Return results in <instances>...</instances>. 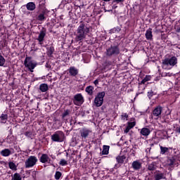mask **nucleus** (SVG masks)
Returning a JSON list of instances; mask_svg holds the SVG:
<instances>
[{"label": "nucleus", "mask_w": 180, "mask_h": 180, "mask_svg": "<svg viewBox=\"0 0 180 180\" xmlns=\"http://www.w3.org/2000/svg\"><path fill=\"white\" fill-rule=\"evenodd\" d=\"M121 116L122 120H127V117H129V115L127 113H122Z\"/></svg>", "instance_id": "obj_37"}, {"label": "nucleus", "mask_w": 180, "mask_h": 180, "mask_svg": "<svg viewBox=\"0 0 180 180\" xmlns=\"http://www.w3.org/2000/svg\"><path fill=\"white\" fill-rule=\"evenodd\" d=\"M116 160L118 164H123L124 162V160H126V156L124 155L118 156L116 158Z\"/></svg>", "instance_id": "obj_26"}, {"label": "nucleus", "mask_w": 180, "mask_h": 180, "mask_svg": "<svg viewBox=\"0 0 180 180\" xmlns=\"http://www.w3.org/2000/svg\"><path fill=\"white\" fill-rule=\"evenodd\" d=\"M33 134L32 133V131H26L25 133V136H26V137H32V135Z\"/></svg>", "instance_id": "obj_40"}, {"label": "nucleus", "mask_w": 180, "mask_h": 180, "mask_svg": "<svg viewBox=\"0 0 180 180\" xmlns=\"http://www.w3.org/2000/svg\"><path fill=\"white\" fill-rule=\"evenodd\" d=\"M1 155H2L3 157H9L12 153L11 152V150L6 148L4 150H2L0 152Z\"/></svg>", "instance_id": "obj_16"}, {"label": "nucleus", "mask_w": 180, "mask_h": 180, "mask_svg": "<svg viewBox=\"0 0 180 180\" xmlns=\"http://www.w3.org/2000/svg\"><path fill=\"white\" fill-rule=\"evenodd\" d=\"M113 3L120 4V2H124V0H113Z\"/></svg>", "instance_id": "obj_42"}, {"label": "nucleus", "mask_w": 180, "mask_h": 180, "mask_svg": "<svg viewBox=\"0 0 180 180\" xmlns=\"http://www.w3.org/2000/svg\"><path fill=\"white\" fill-rule=\"evenodd\" d=\"M61 173L60 172H56L55 174V179L58 180L61 178Z\"/></svg>", "instance_id": "obj_36"}, {"label": "nucleus", "mask_w": 180, "mask_h": 180, "mask_svg": "<svg viewBox=\"0 0 180 180\" xmlns=\"http://www.w3.org/2000/svg\"><path fill=\"white\" fill-rule=\"evenodd\" d=\"M24 65L31 72H33V70L36 68L37 63L34 60H32V58L26 57Z\"/></svg>", "instance_id": "obj_4"}, {"label": "nucleus", "mask_w": 180, "mask_h": 180, "mask_svg": "<svg viewBox=\"0 0 180 180\" xmlns=\"http://www.w3.org/2000/svg\"><path fill=\"white\" fill-rule=\"evenodd\" d=\"M53 53H54V48H53V46H50L49 48H48L47 55L49 57H51V56L53 55Z\"/></svg>", "instance_id": "obj_32"}, {"label": "nucleus", "mask_w": 180, "mask_h": 180, "mask_svg": "<svg viewBox=\"0 0 180 180\" xmlns=\"http://www.w3.org/2000/svg\"><path fill=\"white\" fill-rule=\"evenodd\" d=\"M68 115H70V110H66L63 112V115H62V117L64 118V117H65L66 116H68Z\"/></svg>", "instance_id": "obj_39"}, {"label": "nucleus", "mask_w": 180, "mask_h": 180, "mask_svg": "<svg viewBox=\"0 0 180 180\" xmlns=\"http://www.w3.org/2000/svg\"><path fill=\"white\" fill-rule=\"evenodd\" d=\"M131 129H133V127H134V126H136V120H134V118H132L131 120V122H128V125Z\"/></svg>", "instance_id": "obj_31"}, {"label": "nucleus", "mask_w": 180, "mask_h": 180, "mask_svg": "<svg viewBox=\"0 0 180 180\" xmlns=\"http://www.w3.org/2000/svg\"><path fill=\"white\" fill-rule=\"evenodd\" d=\"M131 129V128L129 125H127L124 131V133H129V131H130Z\"/></svg>", "instance_id": "obj_41"}, {"label": "nucleus", "mask_w": 180, "mask_h": 180, "mask_svg": "<svg viewBox=\"0 0 180 180\" xmlns=\"http://www.w3.org/2000/svg\"><path fill=\"white\" fill-rule=\"evenodd\" d=\"M162 113V107L161 105L157 106L153 111V115L154 117H160Z\"/></svg>", "instance_id": "obj_11"}, {"label": "nucleus", "mask_w": 180, "mask_h": 180, "mask_svg": "<svg viewBox=\"0 0 180 180\" xmlns=\"http://www.w3.org/2000/svg\"><path fill=\"white\" fill-rule=\"evenodd\" d=\"M103 98H105V92L102 91L98 93L94 99L95 105L97 108L101 107V105H103Z\"/></svg>", "instance_id": "obj_6"}, {"label": "nucleus", "mask_w": 180, "mask_h": 180, "mask_svg": "<svg viewBox=\"0 0 180 180\" xmlns=\"http://www.w3.org/2000/svg\"><path fill=\"white\" fill-rule=\"evenodd\" d=\"M53 160H56V156H52Z\"/></svg>", "instance_id": "obj_50"}, {"label": "nucleus", "mask_w": 180, "mask_h": 180, "mask_svg": "<svg viewBox=\"0 0 180 180\" xmlns=\"http://www.w3.org/2000/svg\"><path fill=\"white\" fill-rule=\"evenodd\" d=\"M120 51H119V48L117 46H111L108 49H107V56H117L119 54Z\"/></svg>", "instance_id": "obj_10"}, {"label": "nucleus", "mask_w": 180, "mask_h": 180, "mask_svg": "<svg viewBox=\"0 0 180 180\" xmlns=\"http://www.w3.org/2000/svg\"><path fill=\"white\" fill-rule=\"evenodd\" d=\"M156 165L157 164L155 163V162H153L152 163L148 165V169L149 171H155V169L157 168Z\"/></svg>", "instance_id": "obj_23"}, {"label": "nucleus", "mask_w": 180, "mask_h": 180, "mask_svg": "<svg viewBox=\"0 0 180 180\" xmlns=\"http://www.w3.org/2000/svg\"><path fill=\"white\" fill-rule=\"evenodd\" d=\"M37 161L36 156H30L25 162V168H33L37 164Z\"/></svg>", "instance_id": "obj_5"}, {"label": "nucleus", "mask_w": 180, "mask_h": 180, "mask_svg": "<svg viewBox=\"0 0 180 180\" xmlns=\"http://www.w3.org/2000/svg\"><path fill=\"white\" fill-rule=\"evenodd\" d=\"M44 37H46V30H42L40 31L37 38L39 44H43V41H44Z\"/></svg>", "instance_id": "obj_12"}, {"label": "nucleus", "mask_w": 180, "mask_h": 180, "mask_svg": "<svg viewBox=\"0 0 180 180\" xmlns=\"http://www.w3.org/2000/svg\"><path fill=\"white\" fill-rule=\"evenodd\" d=\"M153 96H154V91H150L148 92V97L149 98V99H151V98H153Z\"/></svg>", "instance_id": "obj_38"}, {"label": "nucleus", "mask_w": 180, "mask_h": 180, "mask_svg": "<svg viewBox=\"0 0 180 180\" xmlns=\"http://www.w3.org/2000/svg\"><path fill=\"white\" fill-rule=\"evenodd\" d=\"M91 32V27L82 22L76 30L75 39L77 41H82L84 39H86V35Z\"/></svg>", "instance_id": "obj_1"}, {"label": "nucleus", "mask_w": 180, "mask_h": 180, "mask_svg": "<svg viewBox=\"0 0 180 180\" xmlns=\"http://www.w3.org/2000/svg\"><path fill=\"white\" fill-rule=\"evenodd\" d=\"M28 172V174H30V172Z\"/></svg>", "instance_id": "obj_51"}, {"label": "nucleus", "mask_w": 180, "mask_h": 180, "mask_svg": "<svg viewBox=\"0 0 180 180\" xmlns=\"http://www.w3.org/2000/svg\"><path fill=\"white\" fill-rule=\"evenodd\" d=\"M40 162L42 164H53V160L49 157V155L44 153L39 158Z\"/></svg>", "instance_id": "obj_9"}, {"label": "nucleus", "mask_w": 180, "mask_h": 180, "mask_svg": "<svg viewBox=\"0 0 180 180\" xmlns=\"http://www.w3.org/2000/svg\"><path fill=\"white\" fill-rule=\"evenodd\" d=\"M68 71H69V74L72 77H77V75H78V69H77V68L75 67H70Z\"/></svg>", "instance_id": "obj_14"}, {"label": "nucleus", "mask_w": 180, "mask_h": 180, "mask_svg": "<svg viewBox=\"0 0 180 180\" xmlns=\"http://www.w3.org/2000/svg\"><path fill=\"white\" fill-rule=\"evenodd\" d=\"M154 178L155 180L165 179V174L164 173L158 172L155 174Z\"/></svg>", "instance_id": "obj_18"}, {"label": "nucleus", "mask_w": 180, "mask_h": 180, "mask_svg": "<svg viewBox=\"0 0 180 180\" xmlns=\"http://www.w3.org/2000/svg\"><path fill=\"white\" fill-rule=\"evenodd\" d=\"M144 89H146V86L144 85L139 84L136 96H139V95H141V94H144Z\"/></svg>", "instance_id": "obj_21"}, {"label": "nucleus", "mask_w": 180, "mask_h": 180, "mask_svg": "<svg viewBox=\"0 0 180 180\" xmlns=\"http://www.w3.org/2000/svg\"><path fill=\"white\" fill-rule=\"evenodd\" d=\"M5 58H4L0 53V67H4V65H5Z\"/></svg>", "instance_id": "obj_33"}, {"label": "nucleus", "mask_w": 180, "mask_h": 180, "mask_svg": "<svg viewBox=\"0 0 180 180\" xmlns=\"http://www.w3.org/2000/svg\"><path fill=\"white\" fill-rule=\"evenodd\" d=\"M105 2H109L110 0H103Z\"/></svg>", "instance_id": "obj_49"}, {"label": "nucleus", "mask_w": 180, "mask_h": 180, "mask_svg": "<svg viewBox=\"0 0 180 180\" xmlns=\"http://www.w3.org/2000/svg\"><path fill=\"white\" fill-rule=\"evenodd\" d=\"M39 89L41 92H47L49 91V86L46 84H41L39 86Z\"/></svg>", "instance_id": "obj_20"}, {"label": "nucleus", "mask_w": 180, "mask_h": 180, "mask_svg": "<svg viewBox=\"0 0 180 180\" xmlns=\"http://www.w3.org/2000/svg\"><path fill=\"white\" fill-rule=\"evenodd\" d=\"M178 64V58L173 56L171 58H166L162 60V67L164 70H171L172 67H175Z\"/></svg>", "instance_id": "obj_2"}, {"label": "nucleus", "mask_w": 180, "mask_h": 180, "mask_svg": "<svg viewBox=\"0 0 180 180\" xmlns=\"http://www.w3.org/2000/svg\"><path fill=\"white\" fill-rule=\"evenodd\" d=\"M8 120V115L6 114H1L0 116V123H6Z\"/></svg>", "instance_id": "obj_24"}, {"label": "nucleus", "mask_w": 180, "mask_h": 180, "mask_svg": "<svg viewBox=\"0 0 180 180\" xmlns=\"http://www.w3.org/2000/svg\"><path fill=\"white\" fill-rule=\"evenodd\" d=\"M64 139H65V135L64 132L61 131H56L53 135H51L52 141H55L56 143H63L64 141Z\"/></svg>", "instance_id": "obj_3"}, {"label": "nucleus", "mask_w": 180, "mask_h": 180, "mask_svg": "<svg viewBox=\"0 0 180 180\" xmlns=\"http://www.w3.org/2000/svg\"><path fill=\"white\" fill-rule=\"evenodd\" d=\"M59 164L62 167H65V165H68V162L65 159H61Z\"/></svg>", "instance_id": "obj_34"}, {"label": "nucleus", "mask_w": 180, "mask_h": 180, "mask_svg": "<svg viewBox=\"0 0 180 180\" xmlns=\"http://www.w3.org/2000/svg\"><path fill=\"white\" fill-rule=\"evenodd\" d=\"M102 154L103 155H108L109 154V146H103Z\"/></svg>", "instance_id": "obj_28"}, {"label": "nucleus", "mask_w": 180, "mask_h": 180, "mask_svg": "<svg viewBox=\"0 0 180 180\" xmlns=\"http://www.w3.org/2000/svg\"><path fill=\"white\" fill-rule=\"evenodd\" d=\"M145 79H146V81H150V80L151 79V76H150V75H146V76L145 77Z\"/></svg>", "instance_id": "obj_43"}, {"label": "nucleus", "mask_w": 180, "mask_h": 180, "mask_svg": "<svg viewBox=\"0 0 180 180\" xmlns=\"http://www.w3.org/2000/svg\"><path fill=\"white\" fill-rule=\"evenodd\" d=\"M79 133L82 139H85L92 134V131L88 128H83L79 130Z\"/></svg>", "instance_id": "obj_8"}, {"label": "nucleus", "mask_w": 180, "mask_h": 180, "mask_svg": "<svg viewBox=\"0 0 180 180\" xmlns=\"http://www.w3.org/2000/svg\"><path fill=\"white\" fill-rule=\"evenodd\" d=\"M45 19H46V17H44V13H41L37 17L38 20H44Z\"/></svg>", "instance_id": "obj_35"}, {"label": "nucleus", "mask_w": 180, "mask_h": 180, "mask_svg": "<svg viewBox=\"0 0 180 180\" xmlns=\"http://www.w3.org/2000/svg\"><path fill=\"white\" fill-rule=\"evenodd\" d=\"M145 36L148 40H153V29H148L146 32Z\"/></svg>", "instance_id": "obj_15"}, {"label": "nucleus", "mask_w": 180, "mask_h": 180, "mask_svg": "<svg viewBox=\"0 0 180 180\" xmlns=\"http://www.w3.org/2000/svg\"><path fill=\"white\" fill-rule=\"evenodd\" d=\"M11 180H22V176L19 173H15L12 176Z\"/></svg>", "instance_id": "obj_29"}, {"label": "nucleus", "mask_w": 180, "mask_h": 180, "mask_svg": "<svg viewBox=\"0 0 180 180\" xmlns=\"http://www.w3.org/2000/svg\"><path fill=\"white\" fill-rule=\"evenodd\" d=\"M85 91L88 94V95H94V86H89L86 87Z\"/></svg>", "instance_id": "obj_22"}, {"label": "nucleus", "mask_w": 180, "mask_h": 180, "mask_svg": "<svg viewBox=\"0 0 180 180\" xmlns=\"http://www.w3.org/2000/svg\"><path fill=\"white\" fill-rule=\"evenodd\" d=\"M146 82H147V80L144 78L143 79H142V81L141 82V83H139V85H143L144 84H146Z\"/></svg>", "instance_id": "obj_44"}, {"label": "nucleus", "mask_w": 180, "mask_h": 180, "mask_svg": "<svg viewBox=\"0 0 180 180\" xmlns=\"http://www.w3.org/2000/svg\"><path fill=\"white\" fill-rule=\"evenodd\" d=\"M168 165H172V160H169Z\"/></svg>", "instance_id": "obj_48"}, {"label": "nucleus", "mask_w": 180, "mask_h": 180, "mask_svg": "<svg viewBox=\"0 0 180 180\" xmlns=\"http://www.w3.org/2000/svg\"><path fill=\"white\" fill-rule=\"evenodd\" d=\"M131 167L135 171H139V169H141V162L139 160H135L132 162Z\"/></svg>", "instance_id": "obj_13"}, {"label": "nucleus", "mask_w": 180, "mask_h": 180, "mask_svg": "<svg viewBox=\"0 0 180 180\" xmlns=\"http://www.w3.org/2000/svg\"><path fill=\"white\" fill-rule=\"evenodd\" d=\"M27 11H34L36 9V4L34 2H29L26 5Z\"/></svg>", "instance_id": "obj_17"}, {"label": "nucleus", "mask_w": 180, "mask_h": 180, "mask_svg": "<svg viewBox=\"0 0 180 180\" xmlns=\"http://www.w3.org/2000/svg\"><path fill=\"white\" fill-rule=\"evenodd\" d=\"M8 167H9L10 169H12L13 171H17V169H18V167L13 162H10L8 163Z\"/></svg>", "instance_id": "obj_27"}, {"label": "nucleus", "mask_w": 180, "mask_h": 180, "mask_svg": "<svg viewBox=\"0 0 180 180\" xmlns=\"http://www.w3.org/2000/svg\"><path fill=\"white\" fill-rule=\"evenodd\" d=\"M32 178H35L36 177V172L35 171L32 172Z\"/></svg>", "instance_id": "obj_46"}, {"label": "nucleus", "mask_w": 180, "mask_h": 180, "mask_svg": "<svg viewBox=\"0 0 180 180\" xmlns=\"http://www.w3.org/2000/svg\"><path fill=\"white\" fill-rule=\"evenodd\" d=\"M176 133H179V134H180V127H179L176 129Z\"/></svg>", "instance_id": "obj_47"}, {"label": "nucleus", "mask_w": 180, "mask_h": 180, "mask_svg": "<svg viewBox=\"0 0 180 180\" xmlns=\"http://www.w3.org/2000/svg\"><path fill=\"white\" fill-rule=\"evenodd\" d=\"M84 102V96L82 94H77L76 95H75L73 98V103L75 105H76L77 106H81V105H82Z\"/></svg>", "instance_id": "obj_7"}, {"label": "nucleus", "mask_w": 180, "mask_h": 180, "mask_svg": "<svg viewBox=\"0 0 180 180\" xmlns=\"http://www.w3.org/2000/svg\"><path fill=\"white\" fill-rule=\"evenodd\" d=\"M120 30H121V29H120V27H114V28H112V29H111V30H110L109 34H113V33H119V32H120Z\"/></svg>", "instance_id": "obj_30"}, {"label": "nucleus", "mask_w": 180, "mask_h": 180, "mask_svg": "<svg viewBox=\"0 0 180 180\" xmlns=\"http://www.w3.org/2000/svg\"><path fill=\"white\" fill-rule=\"evenodd\" d=\"M140 133L142 136H149L151 131L148 128H143L141 129Z\"/></svg>", "instance_id": "obj_19"}, {"label": "nucleus", "mask_w": 180, "mask_h": 180, "mask_svg": "<svg viewBox=\"0 0 180 180\" xmlns=\"http://www.w3.org/2000/svg\"><path fill=\"white\" fill-rule=\"evenodd\" d=\"M169 150H172V148H167V147H163L160 146V154L164 155L165 153H168Z\"/></svg>", "instance_id": "obj_25"}, {"label": "nucleus", "mask_w": 180, "mask_h": 180, "mask_svg": "<svg viewBox=\"0 0 180 180\" xmlns=\"http://www.w3.org/2000/svg\"><path fill=\"white\" fill-rule=\"evenodd\" d=\"M94 85H98V84H99V80H98V79H96L94 82Z\"/></svg>", "instance_id": "obj_45"}]
</instances>
